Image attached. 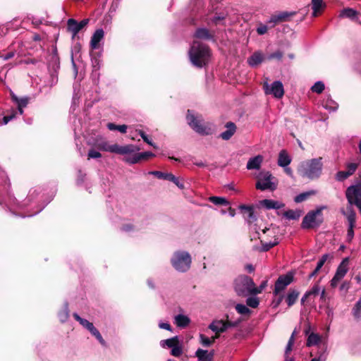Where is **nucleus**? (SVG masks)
I'll return each instance as SVG.
<instances>
[{"label": "nucleus", "mask_w": 361, "mask_h": 361, "mask_svg": "<svg viewBox=\"0 0 361 361\" xmlns=\"http://www.w3.org/2000/svg\"><path fill=\"white\" fill-rule=\"evenodd\" d=\"M211 56V49L208 45L197 41L193 42L189 50V57L194 66L199 68L206 66Z\"/></svg>", "instance_id": "nucleus-1"}, {"label": "nucleus", "mask_w": 361, "mask_h": 361, "mask_svg": "<svg viewBox=\"0 0 361 361\" xmlns=\"http://www.w3.org/2000/svg\"><path fill=\"white\" fill-rule=\"evenodd\" d=\"M322 157L302 161L299 167L298 172L302 177H307L310 179L318 178L322 170Z\"/></svg>", "instance_id": "nucleus-2"}, {"label": "nucleus", "mask_w": 361, "mask_h": 361, "mask_svg": "<svg viewBox=\"0 0 361 361\" xmlns=\"http://www.w3.org/2000/svg\"><path fill=\"white\" fill-rule=\"evenodd\" d=\"M253 286L254 281L246 275H240L234 281V290L240 297L252 295Z\"/></svg>", "instance_id": "nucleus-3"}, {"label": "nucleus", "mask_w": 361, "mask_h": 361, "mask_svg": "<svg viewBox=\"0 0 361 361\" xmlns=\"http://www.w3.org/2000/svg\"><path fill=\"white\" fill-rule=\"evenodd\" d=\"M319 207L315 210L310 211L302 219L301 227L303 229H312L319 228L324 221L322 209Z\"/></svg>", "instance_id": "nucleus-4"}, {"label": "nucleus", "mask_w": 361, "mask_h": 361, "mask_svg": "<svg viewBox=\"0 0 361 361\" xmlns=\"http://www.w3.org/2000/svg\"><path fill=\"white\" fill-rule=\"evenodd\" d=\"M95 147L99 150L104 152H110L118 154H132L140 150V148L133 145H126L124 146H120L117 144H114L110 145L106 141H102L96 143Z\"/></svg>", "instance_id": "nucleus-5"}, {"label": "nucleus", "mask_w": 361, "mask_h": 361, "mask_svg": "<svg viewBox=\"0 0 361 361\" xmlns=\"http://www.w3.org/2000/svg\"><path fill=\"white\" fill-rule=\"evenodd\" d=\"M190 255L185 251H177L174 252L171 259V263L173 267L180 272L187 271L191 265Z\"/></svg>", "instance_id": "nucleus-6"}, {"label": "nucleus", "mask_w": 361, "mask_h": 361, "mask_svg": "<svg viewBox=\"0 0 361 361\" xmlns=\"http://www.w3.org/2000/svg\"><path fill=\"white\" fill-rule=\"evenodd\" d=\"M257 181L255 187L257 190L262 191L270 190L273 191L276 188V185L271 181L273 176L269 171H261L257 176Z\"/></svg>", "instance_id": "nucleus-7"}, {"label": "nucleus", "mask_w": 361, "mask_h": 361, "mask_svg": "<svg viewBox=\"0 0 361 361\" xmlns=\"http://www.w3.org/2000/svg\"><path fill=\"white\" fill-rule=\"evenodd\" d=\"M186 119L188 125L196 133L203 135L209 134L207 127L202 123V119H199L196 117L192 114V111L190 109L188 110Z\"/></svg>", "instance_id": "nucleus-8"}, {"label": "nucleus", "mask_w": 361, "mask_h": 361, "mask_svg": "<svg viewBox=\"0 0 361 361\" xmlns=\"http://www.w3.org/2000/svg\"><path fill=\"white\" fill-rule=\"evenodd\" d=\"M345 196L349 204L360 205L361 186L357 184L349 186L345 190Z\"/></svg>", "instance_id": "nucleus-9"}, {"label": "nucleus", "mask_w": 361, "mask_h": 361, "mask_svg": "<svg viewBox=\"0 0 361 361\" xmlns=\"http://www.w3.org/2000/svg\"><path fill=\"white\" fill-rule=\"evenodd\" d=\"M294 279L292 272H288L286 274L281 275L276 281L274 284V294L276 296L282 290H283Z\"/></svg>", "instance_id": "nucleus-10"}, {"label": "nucleus", "mask_w": 361, "mask_h": 361, "mask_svg": "<svg viewBox=\"0 0 361 361\" xmlns=\"http://www.w3.org/2000/svg\"><path fill=\"white\" fill-rule=\"evenodd\" d=\"M264 90L266 94H272L274 97L280 99L284 94L283 85L281 81L276 80L272 82L271 87L268 83H264Z\"/></svg>", "instance_id": "nucleus-11"}, {"label": "nucleus", "mask_w": 361, "mask_h": 361, "mask_svg": "<svg viewBox=\"0 0 361 361\" xmlns=\"http://www.w3.org/2000/svg\"><path fill=\"white\" fill-rule=\"evenodd\" d=\"M89 21L90 20L88 18H85L78 23L74 18H69L67 20V31L78 33L82 29L87 25Z\"/></svg>", "instance_id": "nucleus-12"}, {"label": "nucleus", "mask_w": 361, "mask_h": 361, "mask_svg": "<svg viewBox=\"0 0 361 361\" xmlns=\"http://www.w3.org/2000/svg\"><path fill=\"white\" fill-rule=\"evenodd\" d=\"M154 154L151 152H145L142 153H137L132 157H126L123 159L126 162L133 164L140 162L142 160H147L151 157H154Z\"/></svg>", "instance_id": "nucleus-13"}, {"label": "nucleus", "mask_w": 361, "mask_h": 361, "mask_svg": "<svg viewBox=\"0 0 361 361\" xmlns=\"http://www.w3.org/2000/svg\"><path fill=\"white\" fill-rule=\"evenodd\" d=\"M244 218L247 221L248 224H252L257 220V217L254 213V207L252 205L240 204L239 206Z\"/></svg>", "instance_id": "nucleus-14"}, {"label": "nucleus", "mask_w": 361, "mask_h": 361, "mask_svg": "<svg viewBox=\"0 0 361 361\" xmlns=\"http://www.w3.org/2000/svg\"><path fill=\"white\" fill-rule=\"evenodd\" d=\"M296 14V12H281L278 14L272 15L269 23H273L274 26L275 25L282 23L286 22L289 20L290 17H292Z\"/></svg>", "instance_id": "nucleus-15"}, {"label": "nucleus", "mask_w": 361, "mask_h": 361, "mask_svg": "<svg viewBox=\"0 0 361 361\" xmlns=\"http://www.w3.org/2000/svg\"><path fill=\"white\" fill-rule=\"evenodd\" d=\"M10 95L13 102H14L18 106V110L19 114L21 115L23 114V108L26 107L28 104L30 98L29 97H24L19 98L13 92H10Z\"/></svg>", "instance_id": "nucleus-16"}, {"label": "nucleus", "mask_w": 361, "mask_h": 361, "mask_svg": "<svg viewBox=\"0 0 361 361\" xmlns=\"http://www.w3.org/2000/svg\"><path fill=\"white\" fill-rule=\"evenodd\" d=\"M225 128H226V130L222 132L219 137L224 140H229L235 133L237 126L233 122L228 121L225 124Z\"/></svg>", "instance_id": "nucleus-17"}, {"label": "nucleus", "mask_w": 361, "mask_h": 361, "mask_svg": "<svg viewBox=\"0 0 361 361\" xmlns=\"http://www.w3.org/2000/svg\"><path fill=\"white\" fill-rule=\"evenodd\" d=\"M209 329L215 332V334L219 335V337L221 333H224L227 330V326L223 319L214 320L209 325Z\"/></svg>", "instance_id": "nucleus-18"}, {"label": "nucleus", "mask_w": 361, "mask_h": 361, "mask_svg": "<svg viewBox=\"0 0 361 361\" xmlns=\"http://www.w3.org/2000/svg\"><path fill=\"white\" fill-rule=\"evenodd\" d=\"M194 37L200 39L215 41L214 34L211 33L207 28H197L194 34Z\"/></svg>", "instance_id": "nucleus-19"}, {"label": "nucleus", "mask_w": 361, "mask_h": 361, "mask_svg": "<svg viewBox=\"0 0 361 361\" xmlns=\"http://www.w3.org/2000/svg\"><path fill=\"white\" fill-rule=\"evenodd\" d=\"M195 356L199 361H213L214 357V350H208L198 348L195 352Z\"/></svg>", "instance_id": "nucleus-20"}, {"label": "nucleus", "mask_w": 361, "mask_h": 361, "mask_svg": "<svg viewBox=\"0 0 361 361\" xmlns=\"http://www.w3.org/2000/svg\"><path fill=\"white\" fill-rule=\"evenodd\" d=\"M104 32L102 29H97L94 32L90 40V47L92 49H96L99 47L100 41L103 39Z\"/></svg>", "instance_id": "nucleus-21"}, {"label": "nucleus", "mask_w": 361, "mask_h": 361, "mask_svg": "<svg viewBox=\"0 0 361 361\" xmlns=\"http://www.w3.org/2000/svg\"><path fill=\"white\" fill-rule=\"evenodd\" d=\"M349 259L344 258L337 267L335 275L338 277L343 279L348 271Z\"/></svg>", "instance_id": "nucleus-22"}, {"label": "nucleus", "mask_w": 361, "mask_h": 361, "mask_svg": "<svg viewBox=\"0 0 361 361\" xmlns=\"http://www.w3.org/2000/svg\"><path fill=\"white\" fill-rule=\"evenodd\" d=\"M260 204L267 209H281L285 207V204L273 200L265 199L260 201Z\"/></svg>", "instance_id": "nucleus-23"}, {"label": "nucleus", "mask_w": 361, "mask_h": 361, "mask_svg": "<svg viewBox=\"0 0 361 361\" xmlns=\"http://www.w3.org/2000/svg\"><path fill=\"white\" fill-rule=\"evenodd\" d=\"M326 7L322 0H312V16L317 17Z\"/></svg>", "instance_id": "nucleus-24"}, {"label": "nucleus", "mask_w": 361, "mask_h": 361, "mask_svg": "<svg viewBox=\"0 0 361 361\" xmlns=\"http://www.w3.org/2000/svg\"><path fill=\"white\" fill-rule=\"evenodd\" d=\"M262 161L263 157L261 155L250 158L247 163V169L249 170L259 169Z\"/></svg>", "instance_id": "nucleus-25"}, {"label": "nucleus", "mask_w": 361, "mask_h": 361, "mask_svg": "<svg viewBox=\"0 0 361 361\" xmlns=\"http://www.w3.org/2000/svg\"><path fill=\"white\" fill-rule=\"evenodd\" d=\"M341 212L343 215L346 216L349 225H355L356 220V214L353 209V205L348 204L346 207V210H342Z\"/></svg>", "instance_id": "nucleus-26"}, {"label": "nucleus", "mask_w": 361, "mask_h": 361, "mask_svg": "<svg viewBox=\"0 0 361 361\" xmlns=\"http://www.w3.org/2000/svg\"><path fill=\"white\" fill-rule=\"evenodd\" d=\"M264 61V56L261 52L255 51L248 58V63L251 66H255L260 64Z\"/></svg>", "instance_id": "nucleus-27"}, {"label": "nucleus", "mask_w": 361, "mask_h": 361, "mask_svg": "<svg viewBox=\"0 0 361 361\" xmlns=\"http://www.w3.org/2000/svg\"><path fill=\"white\" fill-rule=\"evenodd\" d=\"M300 292L295 289H290L286 298V302L288 307L293 305L297 301Z\"/></svg>", "instance_id": "nucleus-28"}, {"label": "nucleus", "mask_w": 361, "mask_h": 361, "mask_svg": "<svg viewBox=\"0 0 361 361\" xmlns=\"http://www.w3.org/2000/svg\"><path fill=\"white\" fill-rule=\"evenodd\" d=\"M190 323V318L183 314H178L175 317V324L178 327L185 328Z\"/></svg>", "instance_id": "nucleus-29"}, {"label": "nucleus", "mask_w": 361, "mask_h": 361, "mask_svg": "<svg viewBox=\"0 0 361 361\" xmlns=\"http://www.w3.org/2000/svg\"><path fill=\"white\" fill-rule=\"evenodd\" d=\"M291 159L286 150H281L279 154L278 165L286 167L290 164Z\"/></svg>", "instance_id": "nucleus-30"}, {"label": "nucleus", "mask_w": 361, "mask_h": 361, "mask_svg": "<svg viewBox=\"0 0 361 361\" xmlns=\"http://www.w3.org/2000/svg\"><path fill=\"white\" fill-rule=\"evenodd\" d=\"M329 255L328 254L323 255L321 258L319 259L316 268L314 271L309 275L308 279H310L312 277H314L317 275L322 267L324 266Z\"/></svg>", "instance_id": "nucleus-31"}, {"label": "nucleus", "mask_w": 361, "mask_h": 361, "mask_svg": "<svg viewBox=\"0 0 361 361\" xmlns=\"http://www.w3.org/2000/svg\"><path fill=\"white\" fill-rule=\"evenodd\" d=\"M321 338L317 334L312 333L309 335L306 345L308 347L312 346V345H317L322 344L320 343Z\"/></svg>", "instance_id": "nucleus-32"}, {"label": "nucleus", "mask_w": 361, "mask_h": 361, "mask_svg": "<svg viewBox=\"0 0 361 361\" xmlns=\"http://www.w3.org/2000/svg\"><path fill=\"white\" fill-rule=\"evenodd\" d=\"M315 194H316V191L315 190H310V191H307V192H302V193H300L298 195L295 197L294 201L296 203H300V202H302L303 201H305L310 196L314 195Z\"/></svg>", "instance_id": "nucleus-33"}, {"label": "nucleus", "mask_w": 361, "mask_h": 361, "mask_svg": "<svg viewBox=\"0 0 361 361\" xmlns=\"http://www.w3.org/2000/svg\"><path fill=\"white\" fill-rule=\"evenodd\" d=\"M200 342L204 347H209L212 345L216 341V339L219 338V335H214L211 338L207 337L204 334L200 335Z\"/></svg>", "instance_id": "nucleus-34"}, {"label": "nucleus", "mask_w": 361, "mask_h": 361, "mask_svg": "<svg viewBox=\"0 0 361 361\" xmlns=\"http://www.w3.org/2000/svg\"><path fill=\"white\" fill-rule=\"evenodd\" d=\"M283 215L288 219L297 220L300 218L301 215V212L288 209L284 212Z\"/></svg>", "instance_id": "nucleus-35"}, {"label": "nucleus", "mask_w": 361, "mask_h": 361, "mask_svg": "<svg viewBox=\"0 0 361 361\" xmlns=\"http://www.w3.org/2000/svg\"><path fill=\"white\" fill-rule=\"evenodd\" d=\"M358 13L355 10L351 8H345L342 10L340 16L341 17H346L350 19L354 18L357 16Z\"/></svg>", "instance_id": "nucleus-36"}, {"label": "nucleus", "mask_w": 361, "mask_h": 361, "mask_svg": "<svg viewBox=\"0 0 361 361\" xmlns=\"http://www.w3.org/2000/svg\"><path fill=\"white\" fill-rule=\"evenodd\" d=\"M209 200L216 205H229V202L226 198L221 197L212 196L209 197Z\"/></svg>", "instance_id": "nucleus-37"}, {"label": "nucleus", "mask_w": 361, "mask_h": 361, "mask_svg": "<svg viewBox=\"0 0 361 361\" xmlns=\"http://www.w3.org/2000/svg\"><path fill=\"white\" fill-rule=\"evenodd\" d=\"M161 343L162 347L166 345L168 348H173V347L179 344V340L178 336H174L171 338L164 340L161 341Z\"/></svg>", "instance_id": "nucleus-38"}, {"label": "nucleus", "mask_w": 361, "mask_h": 361, "mask_svg": "<svg viewBox=\"0 0 361 361\" xmlns=\"http://www.w3.org/2000/svg\"><path fill=\"white\" fill-rule=\"evenodd\" d=\"M107 128L110 130H118L121 133H126L128 127L126 125H116L113 123H109Z\"/></svg>", "instance_id": "nucleus-39"}, {"label": "nucleus", "mask_w": 361, "mask_h": 361, "mask_svg": "<svg viewBox=\"0 0 361 361\" xmlns=\"http://www.w3.org/2000/svg\"><path fill=\"white\" fill-rule=\"evenodd\" d=\"M262 244V249L261 251L262 252H267L271 248L274 247V246L277 245L279 244V241L277 240V238H275L274 242H264L262 240H260Z\"/></svg>", "instance_id": "nucleus-40"}, {"label": "nucleus", "mask_w": 361, "mask_h": 361, "mask_svg": "<svg viewBox=\"0 0 361 361\" xmlns=\"http://www.w3.org/2000/svg\"><path fill=\"white\" fill-rule=\"evenodd\" d=\"M235 310L238 313L242 315H250L251 313V310L246 305L243 304H237L235 305Z\"/></svg>", "instance_id": "nucleus-41"}, {"label": "nucleus", "mask_w": 361, "mask_h": 361, "mask_svg": "<svg viewBox=\"0 0 361 361\" xmlns=\"http://www.w3.org/2000/svg\"><path fill=\"white\" fill-rule=\"evenodd\" d=\"M90 332L93 336H94L98 340L101 345H102L103 346L106 345V341L104 340L101 334L95 327L92 329V330Z\"/></svg>", "instance_id": "nucleus-42"}, {"label": "nucleus", "mask_w": 361, "mask_h": 361, "mask_svg": "<svg viewBox=\"0 0 361 361\" xmlns=\"http://www.w3.org/2000/svg\"><path fill=\"white\" fill-rule=\"evenodd\" d=\"M325 88L324 84L322 81H318L314 83V85L311 87V90L313 92H316L317 94H321Z\"/></svg>", "instance_id": "nucleus-43"}, {"label": "nucleus", "mask_w": 361, "mask_h": 361, "mask_svg": "<svg viewBox=\"0 0 361 361\" xmlns=\"http://www.w3.org/2000/svg\"><path fill=\"white\" fill-rule=\"evenodd\" d=\"M267 280L263 281L259 287H256L255 285L253 286L252 288V295H256L262 292V290L267 286Z\"/></svg>", "instance_id": "nucleus-44"}, {"label": "nucleus", "mask_w": 361, "mask_h": 361, "mask_svg": "<svg viewBox=\"0 0 361 361\" xmlns=\"http://www.w3.org/2000/svg\"><path fill=\"white\" fill-rule=\"evenodd\" d=\"M246 304L252 308H257L259 305V300L257 298L250 297L246 300Z\"/></svg>", "instance_id": "nucleus-45"}, {"label": "nucleus", "mask_w": 361, "mask_h": 361, "mask_svg": "<svg viewBox=\"0 0 361 361\" xmlns=\"http://www.w3.org/2000/svg\"><path fill=\"white\" fill-rule=\"evenodd\" d=\"M149 174L154 176L156 178L159 179L167 180L169 179V176L170 173H164L159 171H152L149 172Z\"/></svg>", "instance_id": "nucleus-46"}, {"label": "nucleus", "mask_w": 361, "mask_h": 361, "mask_svg": "<svg viewBox=\"0 0 361 361\" xmlns=\"http://www.w3.org/2000/svg\"><path fill=\"white\" fill-rule=\"evenodd\" d=\"M68 316V305L66 304L64 308L59 313V317L60 320L63 322L67 320Z\"/></svg>", "instance_id": "nucleus-47"}, {"label": "nucleus", "mask_w": 361, "mask_h": 361, "mask_svg": "<svg viewBox=\"0 0 361 361\" xmlns=\"http://www.w3.org/2000/svg\"><path fill=\"white\" fill-rule=\"evenodd\" d=\"M320 348L323 350V353H321L318 357L312 359L310 361H324L326 360V346L323 345L320 346Z\"/></svg>", "instance_id": "nucleus-48"}, {"label": "nucleus", "mask_w": 361, "mask_h": 361, "mask_svg": "<svg viewBox=\"0 0 361 361\" xmlns=\"http://www.w3.org/2000/svg\"><path fill=\"white\" fill-rule=\"evenodd\" d=\"M73 317L74 319L80 323V325H82L84 328H85L86 326L89 324V321L80 317L78 314L73 313Z\"/></svg>", "instance_id": "nucleus-49"}, {"label": "nucleus", "mask_w": 361, "mask_h": 361, "mask_svg": "<svg viewBox=\"0 0 361 361\" xmlns=\"http://www.w3.org/2000/svg\"><path fill=\"white\" fill-rule=\"evenodd\" d=\"M182 353L183 349L180 343L173 347L171 351V354L175 357H179Z\"/></svg>", "instance_id": "nucleus-50"}, {"label": "nucleus", "mask_w": 361, "mask_h": 361, "mask_svg": "<svg viewBox=\"0 0 361 361\" xmlns=\"http://www.w3.org/2000/svg\"><path fill=\"white\" fill-rule=\"evenodd\" d=\"M102 157V154L93 149L89 150L87 154V159H98Z\"/></svg>", "instance_id": "nucleus-51"}, {"label": "nucleus", "mask_w": 361, "mask_h": 361, "mask_svg": "<svg viewBox=\"0 0 361 361\" xmlns=\"http://www.w3.org/2000/svg\"><path fill=\"white\" fill-rule=\"evenodd\" d=\"M350 176L347 171H341L336 173V179L339 181H343Z\"/></svg>", "instance_id": "nucleus-52"}, {"label": "nucleus", "mask_w": 361, "mask_h": 361, "mask_svg": "<svg viewBox=\"0 0 361 361\" xmlns=\"http://www.w3.org/2000/svg\"><path fill=\"white\" fill-rule=\"evenodd\" d=\"M358 166L357 164L355 163H350L347 165V172L348 175L352 176L356 171Z\"/></svg>", "instance_id": "nucleus-53"}, {"label": "nucleus", "mask_w": 361, "mask_h": 361, "mask_svg": "<svg viewBox=\"0 0 361 361\" xmlns=\"http://www.w3.org/2000/svg\"><path fill=\"white\" fill-rule=\"evenodd\" d=\"M278 297L276 298V299H274L273 301H272V307L273 308H277L279 305L281 303L282 300H283V294H279L277 295Z\"/></svg>", "instance_id": "nucleus-54"}, {"label": "nucleus", "mask_w": 361, "mask_h": 361, "mask_svg": "<svg viewBox=\"0 0 361 361\" xmlns=\"http://www.w3.org/2000/svg\"><path fill=\"white\" fill-rule=\"evenodd\" d=\"M360 310H361V296L359 300L356 302L355 308H354V316L356 318H359L360 317Z\"/></svg>", "instance_id": "nucleus-55"}, {"label": "nucleus", "mask_w": 361, "mask_h": 361, "mask_svg": "<svg viewBox=\"0 0 361 361\" xmlns=\"http://www.w3.org/2000/svg\"><path fill=\"white\" fill-rule=\"evenodd\" d=\"M139 135L141 136V137L142 138L144 142H145L146 143H147L149 145L152 146L154 148H157V147L151 140H149L147 135H146V133L144 131L140 130Z\"/></svg>", "instance_id": "nucleus-56"}, {"label": "nucleus", "mask_w": 361, "mask_h": 361, "mask_svg": "<svg viewBox=\"0 0 361 361\" xmlns=\"http://www.w3.org/2000/svg\"><path fill=\"white\" fill-rule=\"evenodd\" d=\"M17 114L16 111H13L10 115L5 116L3 118V124H7L10 121H11L13 118L16 117Z\"/></svg>", "instance_id": "nucleus-57"}, {"label": "nucleus", "mask_w": 361, "mask_h": 361, "mask_svg": "<svg viewBox=\"0 0 361 361\" xmlns=\"http://www.w3.org/2000/svg\"><path fill=\"white\" fill-rule=\"evenodd\" d=\"M319 290H320V288H319V286L317 283H315L313 287L312 288L311 290H310L308 292V293L310 294V295H317L319 294Z\"/></svg>", "instance_id": "nucleus-58"}, {"label": "nucleus", "mask_w": 361, "mask_h": 361, "mask_svg": "<svg viewBox=\"0 0 361 361\" xmlns=\"http://www.w3.org/2000/svg\"><path fill=\"white\" fill-rule=\"evenodd\" d=\"M355 225H349L347 233V239L350 242L354 237V228Z\"/></svg>", "instance_id": "nucleus-59"}, {"label": "nucleus", "mask_w": 361, "mask_h": 361, "mask_svg": "<svg viewBox=\"0 0 361 361\" xmlns=\"http://www.w3.org/2000/svg\"><path fill=\"white\" fill-rule=\"evenodd\" d=\"M226 321H224L226 326H227V329L231 327H235L238 325L239 322H231L228 320V315H226Z\"/></svg>", "instance_id": "nucleus-60"}, {"label": "nucleus", "mask_w": 361, "mask_h": 361, "mask_svg": "<svg viewBox=\"0 0 361 361\" xmlns=\"http://www.w3.org/2000/svg\"><path fill=\"white\" fill-rule=\"evenodd\" d=\"M342 279L338 277L337 276L334 275V277L332 278V279L330 281V286L331 288H336L339 281L341 280Z\"/></svg>", "instance_id": "nucleus-61"}, {"label": "nucleus", "mask_w": 361, "mask_h": 361, "mask_svg": "<svg viewBox=\"0 0 361 361\" xmlns=\"http://www.w3.org/2000/svg\"><path fill=\"white\" fill-rule=\"evenodd\" d=\"M350 287V282L345 281L341 283V285L340 286V290L345 291V293H346V292H348Z\"/></svg>", "instance_id": "nucleus-62"}, {"label": "nucleus", "mask_w": 361, "mask_h": 361, "mask_svg": "<svg viewBox=\"0 0 361 361\" xmlns=\"http://www.w3.org/2000/svg\"><path fill=\"white\" fill-rule=\"evenodd\" d=\"M267 30H268L267 26L265 25H260L257 28V32L259 35H262L265 34L267 32Z\"/></svg>", "instance_id": "nucleus-63"}, {"label": "nucleus", "mask_w": 361, "mask_h": 361, "mask_svg": "<svg viewBox=\"0 0 361 361\" xmlns=\"http://www.w3.org/2000/svg\"><path fill=\"white\" fill-rule=\"evenodd\" d=\"M283 57V54L282 52H281L280 51H277L274 53H272L269 56V59H277L279 60L281 59Z\"/></svg>", "instance_id": "nucleus-64"}]
</instances>
